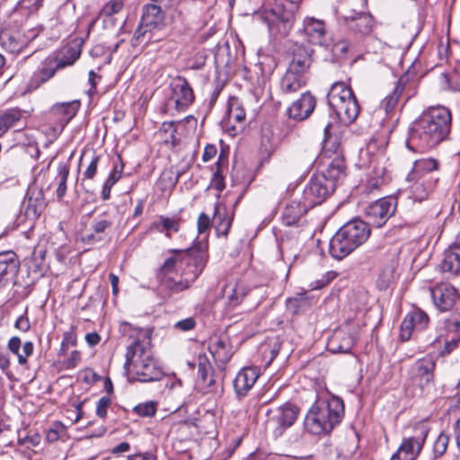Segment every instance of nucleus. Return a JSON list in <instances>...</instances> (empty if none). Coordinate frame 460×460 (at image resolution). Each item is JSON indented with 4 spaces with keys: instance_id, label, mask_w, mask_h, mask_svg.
I'll list each match as a JSON object with an SVG mask.
<instances>
[{
    "instance_id": "9b49d317",
    "label": "nucleus",
    "mask_w": 460,
    "mask_h": 460,
    "mask_svg": "<svg viewBox=\"0 0 460 460\" xmlns=\"http://www.w3.org/2000/svg\"><path fill=\"white\" fill-rule=\"evenodd\" d=\"M299 408L292 403H286L274 411L270 423L273 426V436L278 438L285 430L290 428L297 419Z\"/></svg>"
},
{
    "instance_id": "4be33fe9",
    "label": "nucleus",
    "mask_w": 460,
    "mask_h": 460,
    "mask_svg": "<svg viewBox=\"0 0 460 460\" xmlns=\"http://www.w3.org/2000/svg\"><path fill=\"white\" fill-rule=\"evenodd\" d=\"M58 70V65L55 63V59L50 57L44 59L37 70H35L29 81L28 87L30 90H36L41 84L52 78Z\"/></svg>"
},
{
    "instance_id": "dca6fc26",
    "label": "nucleus",
    "mask_w": 460,
    "mask_h": 460,
    "mask_svg": "<svg viewBox=\"0 0 460 460\" xmlns=\"http://www.w3.org/2000/svg\"><path fill=\"white\" fill-rule=\"evenodd\" d=\"M358 246L341 226L332 237L329 243V252L332 257L341 260L351 253Z\"/></svg>"
},
{
    "instance_id": "393cba45",
    "label": "nucleus",
    "mask_w": 460,
    "mask_h": 460,
    "mask_svg": "<svg viewBox=\"0 0 460 460\" xmlns=\"http://www.w3.org/2000/svg\"><path fill=\"white\" fill-rule=\"evenodd\" d=\"M342 227L358 247L363 244L370 235V227L361 219L349 221Z\"/></svg>"
},
{
    "instance_id": "c756f323",
    "label": "nucleus",
    "mask_w": 460,
    "mask_h": 460,
    "mask_svg": "<svg viewBox=\"0 0 460 460\" xmlns=\"http://www.w3.org/2000/svg\"><path fill=\"white\" fill-rule=\"evenodd\" d=\"M309 209L310 208L305 206L303 199L301 201H291L284 209L282 215L283 223L289 226L296 224Z\"/></svg>"
},
{
    "instance_id": "338daca9",
    "label": "nucleus",
    "mask_w": 460,
    "mask_h": 460,
    "mask_svg": "<svg viewBox=\"0 0 460 460\" xmlns=\"http://www.w3.org/2000/svg\"><path fill=\"white\" fill-rule=\"evenodd\" d=\"M122 170L123 164H120L119 168L115 164L105 182L113 186L120 179Z\"/></svg>"
},
{
    "instance_id": "20e7f679",
    "label": "nucleus",
    "mask_w": 460,
    "mask_h": 460,
    "mask_svg": "<svg viewBox=\"0 0 460 460\" xmlns=\"http://www.w3.org/2000/svg\"><path fill=\"white\" fill-rule=\"evenodd\" d=\"M344 416L343 401L332 395L329 399H318L309 409L305 428L314 435L329 434L341 423Z\"/></svg>"
},
{
    "instance_id": "f704fd0d",
    "label": "nucleus",
    "mask_w": 460,
    "mask_h": 460,
    "mask_svg": "<svg viewBox=\"0 0 460 460\" xmlns=\"http://www.w3.org/2000/svg\"><path fill=\"white\" fill-rule=\"evenodd\" d=\"M152 227L160 233H164L165 236L171 238L172 233H178L181 228V218L178 217L160 216L157 220L152 224Z\"/></svg>"
},
{
    "instance_id": "ea45409f",
    "label": "nucleus",
    "mask_w": 460,
    "mask_h": 460,
    "mask_svg": "<svg viewBox=\"0 0 460 460\" xmlns=\"http://www.w3.org/2000/svg\"><path fill=\"white\" fill-rule=\"evenodd\" d=\"M69 175V165L66 162L59 163L58 165V173L56 176V181H58V187L56 190V194L58 199L64 198L66 193V181Z\"/></svg>"
},
{
    "instance_id": "ddd939ff",
    "label": "nucleus",
    "mask_w": 460,
    "mask_h": 460,
    "mask_svg": "<svg viewBox=\"0 0 460 460\" xmlns=\"http://www.w3.org/2000/svg\"><path fill=\"white\" fill-rule=\"evenodd\" d=\"M171 99L174 102L175 108L178 111H185L194 101L192 88L184 77H175L171 83Z\"/></svg>"
},
{
    "instance_id": "cd10ccee",
    "label": "nucleus",
    "mask_w": 460,
    "mask_h": 460,
    "mask_svg": "<svg viewBox=\"0 0 460 460\" xmlns=\"http://www.w3.org/2000/svg\"><path fill=\"white\" fill-rule=\"evenodd\" d=\"M22 341L18 336L12 337L7 342L8 350L15 355L21 366H27L28 358L33 354L34 344L32 341H25L22 345V351L20 352Z\"/></svg>"
},
{
    "instance_id": "3c124183",
    "label": "nucleus",
    "mask_w": 460,
    "mask_h": 460,
    "mask_svg": "<svg viewBox=\"0 0 460 460\" xmlns=\"http://www.w3.org/2000/svg\"><path fill=\"white\" fill-rule=\"evenodd\" d=\"M449 442V437L445 433H440L433 445V452L436 457H439L447 451Z\"/></svg>"
},
{
    "instance_id": "7ed1b4c3",
    "label": "nucleus",
    "mask_w": 460,
    "mask_h": 460,
    "mask_svg": "<svg viewBox=\"0 0 460 460\" xmlns=\"http://www.w3.org/2000/svg\"><path fill=\"white\" fill-rule=\"evenodd\" d=\"M191 260L190 253L168 258L161 268V285L173 293L187 289L203 269L201 256L195 258L193 263Z\"/></svg>"
},
{
    "instance_id": "5fc2aeb1",
    "label": "nucleus",
    "mask_w": 460,
    "mask_h": 460,
    "mask_svg": "<svg viewBox=\"0 0 460 460\" xmlns=\"http://www.w3.org/2000/svg\"><path fill=\"white\" fill-rule=\"evenodd\" d=\"M247 292V287L243 285V282L236 283V286L233 290L231 298L232 306L234 305H238L241 302V300L246 296Z\"/></svg>"
},
{
    "instance_id": "e2e57ef3",
    "label": "nucleus",
    "mask_w": 460,
    "mask_h": 460,
    "mask_svg": "<svg viewBox=\"0 0 460 460\" xmlns=\"http://www.w3.org/2000/svg\"><path fill=\"white\" fill-rule=\"evenodd\" d=\"M383 172L384 169H381L380 173H378L376 177L370 178L367 181L366 188L369 192L377 190L384 183V179L382 177Z\"/></svg>"
},
{
    "instance_id": "8fccbe9b",
    "label": "nucleus",
    "mask_w": 460,
    "mask_h": 460,
    "mask_svg": "<svg viewBox=\"0 0 460 460\" xmlns=\"http://www.w3.org/2000/svg\"><path fill=\"white\" fill-rule=\"evenodd\" d=\"M66 426L59 421L52 424L47 432V439L49 442H55L66 434Z\"/></svg>"
},
{
    "instance_id": "bf43d9fd",
    "label": "nucleus",
    "mask_w": 460,
    "mask_h": 460,
    "mask_svg": "<svg viewBox=\"0 0 460 460\" xmlns=\"http://www.w3.org/2000/svg\"><path fill=\"white\" fill-rule=\"evenodd\" d=\"M334 278L335 273L333 271H329L320 279H317L315 282L311 283L310 288L311 289H320L327 286Z\"/></svg>"
},
{
    "instance_id": "72a5a7b5",
    "label": "nucleus",
    "mask_w": 460,
    "mask_h": 460,
    "mask_svg": "<svg viewBox=\"0 0 460 460\" xmlns=\"http://www.w3.org/2000/svg\"><path fill=\"white\" fill-rule=\"evenodd\" d=\"M212 223L217 236H223L226 239L230 229V217L227 216L226 206L221 204L216 205Z\"/></svg>"
},
{
    "instance_id": "b1692460",
    "label": "nucleus",
    "mask_w": 460,
    "mask_h": 460,
    "mask_svg": "<svg viewBox=\"0 0 460 460\" xmlns=\"http://www.w3.org/2000/svg\"><path fill=\"white\" fill-rule=\"evenodd\" d=\"M79 107L78 101L56 103L49 110V116L64 127L75 117Z\"/></svg>"
},
{
    "instance_id": "f8f14e48",
    "label": "nucleus",
    "mask_w": 460,
    "mask_h": 460,
    "mask_svg": "<svg viewBox=\"0 0 460 460\" xmlns=\"http://www.w3.org/2000/svg\"><path fill=\"white\" fill-rule=\"evenodd\" d=\"M352 327L346 325L336 330L327 342V349L332 353H349L353 348L357 334L351 332Z\"/></svg>"
},
{
    "instance_id": "680f3d73",
    "label": "nucleus",
    "mask_w": 460,
    "mask_h": 460,
    "mask_svg": "<svg viewBox=\"0 0 460 460\" xmlns=\"http://www.w3.org/2000/svg\"><path fill=\"white\" fill-rule=\"evenodd\" d=\"M364 11H356L354 9H348L346 7H341L340 10L341 16L344 19L345 22H354L358 20V13H363Z\"/></svg>"
},
{
    "instance_id": "5701e85b",
    "label": "nucleus",
    "mask_w": 460,
    "mask_h": 460,
    "mask_svg": "<svg viewBox=\"0 0 460 460\" xmlns=\"http://www.w3.org/2000/svg\"><path fill=\"white\" fill-rule=\"evenodd\" d=\"M256 367L242 368L234 380V388L238 398L245 396L259 377Z\"/></svg>"
},
{
    "instance_id": "603ef678",
    "label": "nucleus",
    "mask_w": 460,
    "mask_h": 460,
    "mask_svg": "<svg viewBox=\"0 0 460 460\" xmlns=\"http://www.w3.org/2000/svg\"><path fill=\"white\" fill-rule=\"evenodd\" d=\"M411 321L412 320H411L407 314L401 323L400 338L403 341H409L410 338L411 337L413 331L416 330V328Z\"/></svg>"
},
{
    "instance_id": "a878e982",
    "label": "nucleus",
    "mask_w": 460,
    "mask_h": 460,
    "mask_svg": "<svg viewBox=\"0 0 460 460\" xmlns=\"http://www.w3.org/2000/svg\"><path fill=\"white\" fill-rule=\"evenodd\" d=\"M440 270L454 275L460 272V243H455L445 251Z\"/></svg>"
},
{
    "instance_id": "de8ad7c7",
    "label": "nucleus",
    "mask_w": 460,
    "mask_h": 460,
    "mask_svg": "<svg viewBox=\"0 0 460 460\" xmlns=\"http://www.w3.org/2000/svg\"><path fill=\"white\" fill-rule=\"evenodd\" d=\"M133 411L140 417H153L156 413V403L153 401L139 403Z\"/></svg>"
},
{
    "instance_id": "6e6d98bb",
    "label": "nucleus",
    "mask_w": 460,
    "mask_h": 460,
    "mask_svg": "<svg viewBox=\"0 0 460 460\" xmlns=\"http://www.w3.org/2000/svg\"><path fill=\"white\" fill-rule=\"evenodd\" d=\"M100 162V156L99 155H93L88 166L86 167L85 171L84 172V178L87 180H93L96 173H97V168Z\"/></svg>"
},
{
    "instance_id": "a18cd8bd",
    "label": "nucleus",
    "mask_w": 460,
    "mask_h": 460,
    "mask_svg": "<svg viewBox=\"0 0 460 460\" xmlns=\"http://www.w3.org/2000/svg\"><path fill=\"white\" fill-rule=\"evenodd\" d=\"M1 119L6 129L13 127L22 118V112L17 109L7 110L3 113H0Z\"/></svg>"
},
{
    "instance_id": "0e129e2a",
    "label": "nucleus",
    "mask_w": 460,
    "mask_h": 460,
    "mask_svg": "<svg viewBox=\"0 0 460 460\" xmlns=\"http://www.w3.org/2000/svg\"><path fill=\"white\" fill-rule=\"evenodd\" d=\"M14 327L22 332H26L31 329V323L26 315V313L17 318L14 323Z\"/></svg>"
},
{
    "instance_id": "69168bd1",
    "label": "nucleus",
    "mask_w": 460,
    "mask_h": 460,
    "mask_svg": "<svg viewBox=\"0 0 460 460\" xmlns=\"http://www.w3.org/2000/svg\"><path fill=\"white\" fill-rule=\"evenodd\" d=\"M62 341L68 344L70 347L76 345L77 337L75 333V326L71 325L69 330L64 332Z\"/></svg>"
},
{
    "instance_id": "13d9d810",
    "label": "nucleus",
    "mask_w": 460,
    "mask_h": 460,
    "mask_svg": "<svg viewBox=\"0 0 460 460\" xmlns=\"http://www.w3.org/2000/svg\"><path fill=\"white\" fill-rule=\"evenodd\" d=\"M349 48V41L346 40H341L333 44L332 51L334 56H336L337 58H341L348 52Z\"/></svg>"
},
{
    "instance_id": "1a4fd4ad",
    "label": "nucleus",
    "mask_w": 460,
    "mask_h": 460,
    "mask_svg": "<svg viewBox=\"0 0 460 460\" xmlns=\"http://www.w3.org/2000/svg\"><path fill=\"white\" fill-rule=\"evenodd\" d=\"M428 433L429 429L425 425L416 426L414 435L402 438L390 460H416L423 448Z\"/></svg>"
},
{
    "instance_id": "58836bf2",
    "label": "nucleus",
    "mask_w": 460,
    "mask_h": 460,
    "mask_svg": "<svg viewBox=\"0 0 460 460\" xmlns=\"http://www.w3.org/2000/svg\"><path fill=\"white\" fill-rule=\"evenodd\" d=\"M345 170L346 165L343 155H338L332 158L323 174L326 175L327 179L333 180L336 185L337 181L345 175Z\"/></svg>"
},
{
    "instance_id": "bb28decb",
    "label": "nucleus",
    "mask_w": 460,
    "mask_h": 460,
    "mask_svg": "<svg viewBox=\"0 0 460 460\" xmlns=\"http://www.w3.org/2000/svg\"><path fill=\"white\" fill-rule=\"evenodd\" d=\"M157 32V28L141 21L140 24L134 32L131 44L133 47H137L140 45L146 46L151 42H156L160 40V38L156 35Z\"/></svg>"
},
{
    "instance_id": "2eb2a0df",
    "label": "nucleus",
    "mask_w": 460,
    "mask_h": 460,
    "mask_svg": "<svg viewBox=\"0 0 460 460\" xmlns=\"http://www.w3.org/2000/svg\"><path fill=\"white\" fill-rule=\"evenodd\" d=\"M358 246L341 226L332 237L329 243V252L332 257L341 260L351 253Z\"/></svg>"
},
{
    "instance_id": "4d7b16f0",
    "label": "nucleus",
    "mask_w": 460,
    "mask_h": 460,
    "mask_svg": "<svg viewBox=\"0 0 460 460\" xmlns=\"http://www.w3.org/2000/svg\"><path fill=\"white\" fill-rule=\"evenodd\" d=\"M111 398L108 396H102L96 405V414L100 418H105L107 415V409L111 405Z\"/></svg>"
},
{
    "instance_id": "49530a36",
    "label": "nucleus",
    "mask_w": 460,
    "mask_h": 460,
    "mask_svg": "<svg viewBox=\"0 0 460 460\" xmlns=\"http://www.w3.org/2000/svg\"><path fill=\"white\" fill-rule=\"evenodd\" d=\"M234 106H236L235 113H234V119L236 120V122L240 123L241 125H240L239 128H235L234 126H232V137L236 136L239 132H241L244 128V126L243 125V123L245 120L244 110L241 106L237 105L236 99L232 96V109Z\"/></svg>"
},
{
    "instance_id": "2f4dec72",
    "label": "nucleus",
    "mask_w": 460,
    "mask_h": 460,
    "mask_svg": "<svg viewBox=\"0 0 460 460\" xmlns=\"http://www.w3.org/2000/svg\"><path fill=\"white\" fill-rule=\"evenodd\" d=\"M221 144V152L217 162V171L213 174V178L211 180L210 186L211 188L222 191L225 187V178L222 174V168L227 165V155H228V146L223 144V141H220Z\"/></svg>"
},
{
    "instance_id": "f257e3e1",
    "label": "nucleus",
    "mask_w": 460,
    "mask_h": 460,
    "mask_svg": "<svg viewBox=\"0 0 460 460\" xmlns=\"http://www.w3.org/2000/svg\"><path fill=\"white\" fill-rule=\"evenodd\" d=\"M119 332L123 336L133 340L127 347L124 369L139 382L160 380L164 373L154 358L151 348V329H143L129 323H122Z\"/></svg>"
},
{
    "instance_id": "9d476101",
    "label": "nucleus",
    "mask_w": 460,
    "mask_h": 460,
    "mask_svg": "<svg viewBox=\"0 0 460 460\" xmlns=\"http://www.w3.org/2000/svg\"><path fill=\"white\" fill-rule=\"evenodd\" d=\"M396 202L394 198L385 197L368 204L365 208V217L367 226H383L394 214Z\"/></svg>"
},
{
    "instance_id": "f3484780",
    "label": "nucleus",
    "mask_w": 460,
    "mask_h": 460,
    "mask_svg": "<svg viewBox=\"0 0 460 460\" xmlns=\"http://www.w3.org/2000/svg\"><path fill=\"white\" fill-rule=\"evenodd\" d=\"M430 295L435 306L440 311L450 310L457 297L456 288L448 283L436 285L430 288Z\"/></svg>"
},
{
    "instance_id": "6e6552de",
    "label": "nucleus",
    "mask_w": 460,
    "mask_h": 460,
    "mask_svg": "<svg viewBox=\"0 0 460 460\" xmlns=\"http://www.w3.org/2000/svg\"><path fill=\"white\" fill-rule=\"evenodd\" d=\"M333 180L325 174L314 175L304 189L302 199L310 208L322 204L335 190Z\"/></svg>"
},
{
    "instance_id": "e433bc0d",
    "label": "nucleus",
    "mask_w": 460,
    "mask_h": 460,
    "mask_svg": "<svg viewBox=\"0 0 460 460\" xmlns=\"http://www.w3.org/2000/svg\"><path fill=\"white\" fill-rule=\"evenodd\" d=\"M81 50L77 46H67L62 50L61 56L50 57L58 65V70L72 66L80 57Z\"/></svg>"
},
{
    "instance_id": "a19ab883",
    "label": "nucleus",
    "mask_w": 460,
    "mask_h": 460,
    "mask_svg": "<svg viewBox=\"0 0 460 460\" xmlns=\"http://www.w3.org/2000/svg\"><path fill=\"white\" fill-rule=\"evenodd\" d=\"M351 28L363 36L369 35L374 28V18L367 12L358 13V20L354 22V25Z\"/></svg>"
},
{
    "instance_id": "864d4df0",
    "label": "nucleus",
    "mask_w": 460,
    "mask_h": 460,
    "mask_svg": "<svg viewBox=\"0 0 460 460\" xmlns=\"http://www.w3.org/2000/svg\"><path fill=\"white\" fill-rule=\"evenodd\" d=\"M196 325H197L196 318L193 316H190V317H187L185 319L177 321L173 324L172 328H173V330L178 331V332H190V331L194 330Z\"/></svg>"
},
{
    "instance_id": "a211bd4d",
    "label": "nucleus",
    "mask_w": 460,
    "mask_h": 460,
    "mask_svg": "<svg viewBox=\"0 0 460 460\" xmlns=\"http://www.w3.org/2000/svg\"><path fill=\"white\" fill-rule=\"evenodd\" d=\"M435 362L430 358H423L417 360L410 369V375L412 381L420 386L429 385L433 381V371Z\"/></svg>"
},
{
    "instance_id": "774afa93",
    "label": "nucleus",
    "mask_w": 460,
    "mask_h": 460,
    "mask_svg": "<svg viewBox=\"0 0 460 460\" xmlns=\"http://www.w3.org/2000/svg\"><path fill=\"white\" fill-rule=\"evenodd\" d=\"M111 226H112L111 221L107 220V219H102V220L94 222L92 227L95 234H102L108 228H110Z\"/></svg>"
},
{
    "instance_id": "aec40b11",
    "label": "nucleus",
    "mask_w": 460,
    "mask_h": 460,
    "mask_svg": "<svg viewBox=\"0 0 460 460\" xmlns=\"http://www.w3.org/2000/svg\"><path fill=\"white\" fill-rule=\"evenodd\" d=\"M313 49L303 44H296L292 50V60L288 69L303 75L308 71L312 63Z\"/></svg>"
},
{
    "instance_id": "39448f33",
    "label": "nucleus",
    "mask_w": 460,
    "mask_h": 460,
    "mask_svg": "<svg viewBox=\"0 0 460 460\" xmlns=\"http://www.w3.org/2000/svg\"><path fill=\"white\" fill-rule=\"evenodd\" d=\"M328 104L343 124L355 121L359 113V105L353 91L343 82L334 83L327 94Z\"/></svg>"
},
{
    "instance_id": "f03ea898",
    "label": "nucleus",
    "mask_w": 460,
    "mask_h": 460,
    "mask_svg": "<svg viewBox=\"0 0 460 460\" xmlns=\"http://www.w3.org/2000/svg\"><path fill=\"white\" fill-rule=\"evenodd\" d=\"M452 116L442 106L424 111L411 125L407 147L412 151L425 152L445 140L450 133Z\"/></svg>"
},
{
    "instance_id": "412c9836",
    "label": "nucleus",
    "mask_w": 460,
    "mask_h": 460,
    "mask_svg": "<svg viewBox=\"0 0 460 460\" xmlns=\"http://www.w3.org/2000/svg\"><path fill=\"white\" fill-rule=\"evenodd\" d=\"M303 31L310 43L315 45L324 44L327 31L323 20L314 17H305L303 22Z\"/></svg>"
},
{
    "instance_id": "4c0bfd02",
    "label": "nucleus",
    "mask_w": 460,
    "mask_h": 460,
    "mask_svg": "<svg viewBox=\"0 0 460 460\" xmlns=\"http://www.w3.org/2000/svg\"><path fill=\"white\" fill-rule=\"evenodd\" d=\"M164 20V12L159 5L147 4L144 6L142 22L158 29Z\"/></svg>"
},
{
    "instance_id": "4468645a",
    "label": "nucleus",
    "mask_w": 460,
    "mask_h": 460,
    "mask_svg": "<svg viewBox=\"0 0 460 460\" xmlns=\"http://www.w3.org/2000/svg\"><path fill=\"white\" fill-rule=\"evenodd\" d=\"M406 181L411 183L408 187L409 197L414 201L421 202L425 200L429 194L435 190L438 182V175H427L422 179L416 177L415 179H408Z\"/></svg>"
},
{
    "instance_id": "c9c22d12",
    "label": "nucleus",
    "mask_w": 460,
    "mask_h": 460,
    "mask_svg": "<svg viewBox=\"0 0 460 460\" xmlns=\"http://www.w3.org/2000/svg\"><path fill=\"white\" fill-rule=\"evenodd\" d=\"M332 127L331 122H327L323 128V151L325 155L334 156L338 155H342V151L341 148V143L337 136H333L330 132V128Z\"/></svg>"
},
{
    "instance_id": "09e8293b",
    "label": "nucleus",
    "mask_w": 460,
    "mask_h": 460,
    "mask_svg": "<svg viewBox=\"0 0 460 460\" xmlns=\"http://www.w3.org/2000/svg\"><path fill=\"white\" fill-rule=\"evenodd\" d=\"M211 372V365L205 355H199L198 358V376L204 383L208 381V377Z\"/></svg>"
},
{
    "instance_id": "c03bdc74",
    "label": "nucleus",
    "mask_w": 460,
    "mask_h": 460,
    "mask_svg": "<svg viewBox=\"0 0 460 460\" xmlns=\"http://www.w3.org/2000/svg\"><path fill=\"white\" fill-rule=\"evenodd\" d=\"M407 314L411 320H413L411 322L414 324L416 331L424 330L428 326L429 318L424 311L416 309Z\"/></svg>"
},
{
    "instance_id": "423d86ee",
    "label": "nucleus",
    "mask_w": 460,
    "mask_h": 460,
    "mask_svg": "<svg viewBox=\"0 0 460 460\" xmlns=\"http://www.w3.org/2000/svg\"><path fill=\"white\" fill-rule=\"evenodd\" d=\"M27 16L28 11L21 5V2H17L12 7V13L8 17L9 21H4L6 25L0 31V46L11 54H18L27 45L29 40L35 37V35L25 36L19 28V24Z\"/></svg>"
},
{
    "instance_id": "7c9ffc66",
    "label": "nucleus",
    "mask_w": 460,
    "mask_h": 460,
    "mask_svg": "<svg viewBox=\"0 0 460 460\" xmlns=\"http://www.w3.org/2000/svg\"><path fill=\"white\" fill-rule=\"evenodd\" d=\"M438 162L433 158L420 159L415 161L412 170L408 174V179H415L416 177L422 179L427 175H437L435 171L438 170Z\"/></svg>"
},
{
    "instance_id": "c85d7f7f",
    "label": "nucleus",
    "mask_w": 460,
    "mask_h": 460,
    "mask_svg": "<svg viewBox=\"0 0 460 460\" xmlns=\"http://www.w3.org/2000/svg\"><path fill=\"white\" fill-rule=\"evenodd\" d=\"M19 269V261L13 251L0 252V283L13 277Z\"/></svg>"
},
{
    "instance_id": "6ab92c4d",
    "label": "nucleus",
    "mask_w": 460,
    "mask_h": 460,
    "mask_svg": "<svg viewBox=\"0 0 460 460\" xmlns=\"http://www.w3.org/2000/svg\"><path fill=\"white\" fill-rule=\"evenodd\" d=\"M316 105L315 98L310 93H305L288 109L289 118L301 121L307 119Z\"/></svg>"
},
{
    "instance_id": "79ce46f5",
    "label": "nucleus",
    "mask_w": 460,
    "mask_h": 460,
    "mask_svg": "<svg viewBox=\"0 0 460 460\" xmlns=\"http://www.w3.org/2000/svg\"><path fill=\"white\" fill-rule=\"evenodd\" d=\"M404 90V83H403V78L401 77L398 81H397V84L394 89V91L388 94L381 102V108H383L386 113H388L389 111H393L397 102H398V100L401 96V94L402 93Z\"/></svg>"
},
{
    "instance_id": "37998d69",
    "label": "nucleus",
    "mask_w": 460,
    "mask_h": 460,
    "mask_svg": "<svg viewBox=\"0 0 460 460\" xmlns=\"http://www.w3.org/2000/svg\"><path fill=\"white\" fill-rule=\"evenodd\" d=\"M123 9V2H107L100 10L99 18H102L106 22V18H111L115 21L113 16L119 14Z\"/></svg>"
},
{
    "instance_id": "473e14b6",
    "label": "nucleus",
    "mask_w": 460,
    "mask_h": 460,
    "mask_svg": "<svg viewBox=\"0 0 460 460\" xmlns=\"http://www.w3.org/2000/svg\"><path fill=\"white\" fill-rule=\"evenodd\" d=\"M305 76L295 73L288 68L285 75L280 81V88L284 93H293L297 92L302 86L305 84Z\"/></svg>"
},
{
    "instance_id": "0eeeda50",
    "label": "nucleus",
    "mask_w": 460,
    "mask_h": 460,
    "mask_svg": "<svg viewBox=\"0 0 460 460\" xmlns=\"http://www.w3.org/2000/svg\"><path fill=\"white\" fill-rule=\"evenodd\" d=\"M298 8L297 2H273L264 7L261 17L268 24L271 34L287 37L293 27L295 13Z\"/></svg>"
},
{
    "instance_id": "052dcab7",
    "label": "nucleus",
    "mask_w": 460,
    "mask_h": 460,
    "mask_svg": "<svg viewBox=\"0 0 460 460\" xmlns=\"http://www.w3.org/2000/svg\"><path fill=\"white\" fill-rule=\"evenodd\" d=\"M210 224L209 217L206 213H200L197 222L199 234H205L209 229Z\"/></svg>"
}]
</instances>
